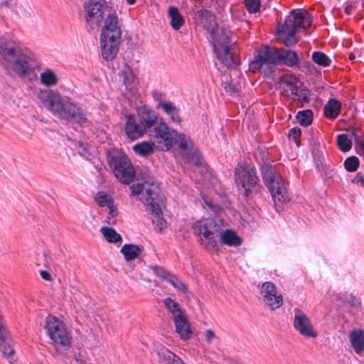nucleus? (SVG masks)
I'll return each mask as SVG.
<instances>
[{"label": "nucleus", "instance_id": "obj_60", "mask_svg": "<svg viewBox=\"0 0 364 364\" xmlns=\"http://www.w3.org/2000/svg\"><path fill=\"white\" fill-rule=\"evenodd\" d=\"M129 4H133L136 1V0H127Z\"/></svg>", "mask_w": 364, "mask_h": 364}, {"label": "nucleus", "instance_id": "obj_7", "mask_svg": "<svg viewBox=\"0 0 364 364\" xmlns=\"http://www.w3.org/2000/svg\"><path fill=\"white\" fill-rule=\"evenodd\" d=\"M195 231L200 237V244L210 252L219 250V237L223 230L222 221L213 218H207L195 225Z\"/></svg>", "mask_w": 364, "mask_h": 364}, {"label": "nucleus", "instance_id": "obj_48", "mask_svg": "<svg viewBox=\"0 0 364 364\" xmlns=\"http://www.w3.org/2000/svg\"><path fill=\"white\" fill-rule=\"evenodd\" d=\"M198 15L201 17L200 21L212 22L215 21V16L207 10H200L198 11Z\"/></svg>", "mask_w": 364, "mask_h": 364}, {"label": "nucleus", "instance_id": "obj_42", "mask_svg": "<svg viewBox=\"0 0 364 364\" xmlns=\"http://www.w3.org/2000/svg\"><path fill=\"white\" fill-rule=\"evenodd\" d=\"M344 166L348 171H355L359 166V160L356 156H350L345 160Z\"/></svg>", "mask_w": 364, "mask_h": 364}, {"label": "nucleus", "instance_id": "obj_13", "mask_svg": "<svg viewBox=\"0 0 364 364\" xmlns=\"http://www.w3.org/2000/svg\"><path fill=\"white\" fill-rule=\"evenodd\" d=\"M311 24H277V36L286 46H291L297 43L296 33L303 28L304 30Z\"/></svg>", "mask_w": 364, "mask_h": 364}, {"label": "nucleus", "instance_id": "obj_5", "mask_svg": "<svg viewBox=\"0 0 364 364\" xmlns=\"http://www.w3.org/2000/svg\"><path fill=\"white\" fill-rule=\"evenodd\" d=\"M44 328L51 341L55 353L62 356L67 355L72 345L71 331L68 326L58 318L48 316L46 319Z\"/></svg>", "mask_w": 364, "mask_h": 364}, {"label": "nucleus", "instance_id": "obj_8", "mask_svg": "<svg viewBox=\"0 0 364 364\" xmlns=\"http://www.w3.org/2000/svg\"><path fill=\"white\" fill-rule=\"evenodd\" d=\"M281 56L278 48L268 45L263 46L255 53L254 59L250 63L249 69L252 73L262 71L265 75H269L273 72V67L279 64Z\"/></svg>", "mask_w": 364, "mask_h": 364}, {"label": "nucleus", "instance_id": "obj_2", "mask_svg": "<svg viewBox=\"0 0 364 364\" xmlns=\"http://www.w3.org/2000/svg\"><path fill=\"white\" fill-rule=\"evenodd\" d=\"M132 192L137 196L151 214L154 228L161 232L166 228V221L162 216L161 206L164 203V196L161 193L159 184L154 178L147 174L142 178V182L133 184Z\"/></svg>", "mask_w": 364, "mask_h": 364}, {"label": "nucleus", "instance_id": "obj_32", "mask_svg": "<svg viewBox=\"0 0 364 364\" xmlns=\"http://www.w3.org/2000/svg\"><path fill=\"white\" fill-rule=\"evenodd\" d=\"M41 83L46 87L55 86L58 82V77L55 72L49 68L45 69L40 74Z\"/></svg>", "mask_w": 364, "mask_h": 364}, {"label": "nucleus", "instance_id": "obj_39", "mask_svg": "<svg viewBox=\"0 0 364 364\" xmlns=\"http://www.w3.org/2000/svg\"><path fill=\"white\" fill-rule=\"evenodd\" d=\"M337 144L341 151L343 152L348 151L352 146L351 141L346 134H340L337 138Z\"/></svg>", "mask_w": 364, "mask_h": 364}, {"label": "nucleus", "instance_id": "obj_30", "mask_svg": "<svg viewBox=\"0 0 364 364\" xmlns=\"http://www.w3.org/2000/svg\"><path fill=\"white\" fill-rule=\"evenodd\" d=\"M341 102L335 99H331L324 107V114L328 118L335 119L340 113Z\"/></svg>", "mask_w": 364, "mask_h": 364}, {"label": "nucleus", "instance_id": "obj_24", "mask_svg": "<svg viewBox=\"0 0 364 364\" xmlns=\"http://www.w3.org/2000/svg\"><path fill=\"white\" fill-rule=\"evenodd\" d=\"M313 21L311 14L305 9H298L291 11L284 23H311Z\"/></svg>", "mask_w": 364, "mask_h": 364}, {"label": "nucleus", "instance_id": "obj_4", "mask_svg": "<svg viewBox=\"0 0 364 364\" xmlns=\"http://www.w3.org/2000/svg\"><path fill=\"white\" fill-rule=\"evenodd\" d=\"M37 97L43 106L60 119L82 124L87 122L85 113L68 97H60L51 90H40Z\"/></svg>", "mask_w": 364, "mask_h": 364}, {"label": "nucleus", "instance_id": "obj_19", "mask_svg": "<svg viewBox=\"0 0 364 364\" xmlns=\"http://www.w3.org/2000/svg\"><path fill=\"white\" fill-rule=\"evenodd\" d=\"M119 75L122 79L126 89L129 91L132 95H135L139 85V81L135 77L132 69L129 66L125 65L119 72Z\"/></svg>", "mask_w": 364, "mask_h": 364}, {"label": "nucleus", "instance_id": "obj_10", "mask_svg": "<svg viewBox=\"0 0 364 364\" xmlns=\"http://www.w3.org/2000/svg\"><path fill=\"white\" fill-rule=\"evenodd\" d=\"M87 21H105V23H117L118 17L116 11L108 6H103L102 0H89L86 6Z\"/></svg>", "mask_w": 364, "mask_h": 364}, {"label": "nucleus", "instance_id": "obj_36", "mask_svg": "<svg viewBox=\"0 0 364 364\" xmlns=\"http://www.w3.org/2000/svg\"><path fill=\"white\" fill-rule=\"evenodd\" d=\"M164 305L173 316V318H177L178 316H180L185 314L179 304L171 298H166L164 300Z\"/></svg>", "mask_w": 364, "mask_h": 364}, {"label": "nucleus", "instance_id": "obj_38", "mask_svg": "<svg viewBox=\"0 0 364 364\" xmlns=\"http://www.w3.org/2000/svg\"><path fill=\"white\" fill-rule=\"evenodd\" d=\"M296 119L301 125L308 126L312 122V112L310 109L299 112Z\"/></svg>", "mask_w": 364, "mask_h": 364}, {"label": "nucleus", "instance_id": "obj_12", "mask_svg": "<svg viewBox=\"0 0 364 364\" xmlns=\"http://www.w3.org/2000/svg\"><path fill=\"white\" fill-rule=\"evenodd\" d=\"M260 294L266 306L275 310L283 304V296L277 291L275 284L271 282H265L260 288Z\"/></svg>", "mask_w": 364, "mask_h": 364}, {"label": "nucleus", "instance_id": "obj_62", "mask_svg": "<svg viewBox=\"0 0 364 364\" xmlns=\"http://www.w3.org/2000/svg\"><path fill=\"white\" fill-rule=\"evenodd\" d=\"M80 146H82V143H79Z\"/></svg>", "mask_w": 364, "mask_h": 364}, {"label": "nucleus", "instance_id": "obj_46", "mask_svg": "<svg viewBox=\"0 0 364 364\" xmlns=\"http://www.w3.org/2000/svg\"><path fill=\"white\" fill-rule=\"evenodd\" d=\"M245 4L247 9L250 13H255L259 10L260 1L259 0H245Z\"/></svg>", "mask_w": 364, "mask_h": 364}, {"label": "nucleus", "instance_id": "obj_21", "mask_svg": "<svg viewBox=\"0 0 364 364\" xmlns=\"http://www.w3.org/2000/svg\"><path fill=\"white\" fill-rule=\"evenodd\" d=\"M120 42L100 40V47L102 58L107 60L111 61L114 60L119 51V46Z\"/></svg>", "mask_w": 364, "mask_h": 364}, {"label": "nucleus", "instance_id": "obj_15", "mask_svg": "<svg viewBox=\"0 0 364 364\" xmlns=\"http://www.w3.org/2000/svg\"><path fill=\"white\" fill-rule=\"evenodd\" d=\"M174 133L173 130H171L167 124L161 121L154 127V134L151 136L162 149L168 150L172 146Z\"/></svg>", "mask_w": 364, "mask_h": 364}, {"label": "nucleus", "instance_id": "obj_47", "mask_svg": "<svg viewBox=\"0 0 364 364\" xmlns=\"http://www.w3.org/2000/svg\"><path fill=\"white\" fill-rule=\"evenodd\" d=\"M149 269H152V271L159 277H162L164 279H166L167 272L161 267L159 266H153V267H149L144 269L145 272H149Z\"/></svg>", "mask_w": 364, "mask_h": 364}, {"label": "nucleus", "instance_id": "obj_14", "mask_svg": "<svg viewBox=\"0 0 364 364\" xmlns=\"http://www.w3.org/2000/svg\"><path fill=\"white\" fill-rule=\"evenodd\" d=\"M294 327L304 337L315 338L318 336L310 318L298 309L294 310Z\"/></svg>", "mask_w": 364, "mask_h": 364}, {"label": "nucleus", "instance_id": "obj_58", "mask_svg": "<svg viewBox=\"0 0 364 364\" xmlns=\"http://www.w3.org/2000/svg\"><path fill=\"white\" fill-rule=\"evenodd\" d=\"M179 146L181 149H186L187 148V144L185 141H182L181 142Z\"/></svg>", "mask_w": 364, "mask_h": 364}, {"label": "nucleus", "instance_id": "obj_53", "mask_svg": "<svg viewBox=\"0 0 364 364\" xmlns=\"http://www.w3.org/2000/svg\"><path fill=\"white\" fill-rule=\"evenodd\" d=\"M205 336L207 343L210 344L215 337V333L212 330L208 329L205 331Z\"/></svg>", "mask_w": 364, "mask_h": 364}, {"label": "nucleus", "instance_id": "obj_37", "mask_svg": "<svg viewBox=\"0 0 364 364\" xmlns=\"http://www.w3.org/2000/svg\"><path fill=\"white\" fill-rule=\"evenodd\" d=\"M313 60L318 65L326 67L331 63V59L323 52L316 51L312 54Z\"/></svg>", "mask_w": 364, "mask_h": 364}, {"label": "nucleus", "instance_id": "obj_27", "mask_svg": "<svg viewBox=\"0 0 364 364\" xmlns=\"http://www.w3.org/2000/svg\"><path fill=\"white\" fill-rule=\"evenodd\" d=\"M279 54L282 55L279 64L284 63L289 67H293L299 63V57L294 50L279 49Z\"/></svg>", "mask_w": 364, "mask_h": 364}, {"label": "nucleus", "instance_id": "obj_56", "mask_svg": "<svg viewBox=\"0 0 364 364\" xmlns=\"http://www.w3.org/2000/svg\"><path fill=\"white\" fill-rule=\"evenodd\" d=\"M350 298H353V301H351V305L355 306L358 302L356 299L353 296V294H350Z\"/></svg>", "mask_w": 364, "mask_h": 364}, {"label": "nucleus", "instance_id": "obj_28", "mask_svg": "<svg viewBox=\"0 0 364 364\" xmlns=\"http://www.w3.org/2000/svg\"><path fill=\"white\" fill-rule=\"evenodd\" d=\"M350 341L357 353H360L364 350V333L363 331H352L350 334Z\"/></svg>", "mask_w": 364, "mask_h": 364}, {"label": "nucleus", "instance_id": "obj_23", "mask_svg": "<svg viewBox=\"0 0 364 364\" xmlns=\"http://www.w3.org/2000/svg\"><path fill=\"white\" fill-rule=\"evenodd\" d=\"M122 28L118 24H104L101 29L100 39L121 41Z\"/></svg>", "mask_w": 364, "mask_h": 364}, {"label": "nucleus", "instance_id": "obj_3", "mask_svg": "<svg viewBox=\"0 0 364 364\" xmlns=\"http://www.w3.org/2000/svg\"><path fill=\"white\" fill-rule=\"evenodd\" d=\"M203 29L218 60L228 68L235 69L240 64V59L234 50L235 41L229 26L227 24H203Z\"/></svg>", "mask_w": 364, "mask_h": 364}, {"label": "nucleus", "instance_id": "obj_22", "mask_svg": "<svg viewBox=\"0 0 364 364\" xmlns=\"http://www.w3.org/2000/svg\"><path fill=\"white\" fill-rule=\"evenodd\" d=\"M0 351L4 356H11L14 353L13 343L8 331L1 322L0 315Z\"/></svg>", "mask_w": 364, "mask_h": 364}, {"label": "nucleus", "instance_id": "obj_16", "mask_svg": "<svg viewBox=\"0 0 364 364\" xmlns=\"http://www.w3.org/2000/svg\"><path fill=\"white\" fill-rule=\"evenodd\" d=\"M267 186L271 192L276 205L279 203H284L290 200L286 182L281 176H278L277 179L272 183H267Z\"/></svg>", "mask_w": 364, "mask_h": 364}, {"label": "nucleus", "instance_id": "obj_20", "mask_svg": "<svg viewBox=\"0 0 364 364\" xmlns=\"http://www.w3.org/2000/svg\"><path fill=\"white\" fill-rule=\"evenodd\" d=\"M155 98L158 100V106L170 117L171 121L175 124L181 122L179 109L172 102H164L160 98V94H154Z\"/></svg>", "mask_w": 364, "mask_h": 364}, {"label": "nucleus", "instance_id": "obj_35", "mask_svg": "<svg viewBox=\"0 0 364 364\" xmlns=\"http://www.w3.org/2000/svg\"><path fill=\"white\" fill-rule=\"evenodd\" d=\"M262 173L266 186L272 183L277 179L279 175H276L273 166L270 164H264L261 168Z\"/></svg>", "mask_w": 364, "mask_h": 364}, {"label": "nucleus", "instance_id": "obj_26", "mask_svg": "<svg viewBox=\"0 0 364 364\" xmlns=\"http://www.w3.org/2000/svg\"><path fill=\"white\" fill-rule=\"evenodd\" d=\"M229 246H239L242 243L241 239L232 231L226 230H222L219 237V243Z\"/></svg>", "mask_w": 364, "mask_h": 364}, {"label": "nucleus", "instance_id": "obj_44", "mask_svg": "<svg viewBox=\"0 0 364 364\" xmlns=\"http://www.w3.org/2000/svg\"><path fill=\"white\" fill-rule=\"evenodd\" d=\"M224 88L226 92L232 95L240 91L241 85L239 82H235L233 80H231L230 82H225L224 83Z\"/></svg>", "mask_w": 364, "mask_h": 364}, {"label": "nucleus", "instance_id": "obj_54", "mask_svg": "<svg viewBox=\"0 0 364 364\" xmlns=\"http://www.w3.org/2000/svg\"><path fill=\"white\" fill-rule=\"evenodd\" d=\"M40 274H41V277L44 279V280H46V281H51L52 280V277L50 275V274L46 271V270H41L40 272Z\"/></svg>", "mask_w": 364, "mask_h": 364}, {"label": "nucleus", "instance_id": "obj_9", "mask_svg": "<svg viewBox=\"0 0 364 364\" xmlns=\"http://www.w3.org/2000/svg\"><path fill=\"white\" fill-rule=\"evenodd\" d=\"M278 89L284 97H291L295 100L308 103L310 101L311 92L304 87L303 82L294 75H284L278 80Z\"/></svg>", "mask_w": 364, "mask_h": 364}, {"label": "nucleus", "instance_id": "obj_52", "mask_svg": "<svg viewBox=\"0 0 364 364\" xmlns=\"http://www.w3.org/2000/svg\"><path fill=\"white\" fill-rule=\"evenodd\" d=\"M301 129L297 127L292 128L289 132V137H292L294 140H296L300 136Z\"/></svg>", "mask_w": 364, "mask_h": 364}, {"label": "nucleus", "instance_id": "obj_25", "mask_svg": "<svg viewBox=\"0 0 364 364\" xmlns=\"http://www.w3.org/2000/svg\"><path fill=\"white\" fill-rule=\"evenodd\" d=\"M176 331L180 335L181 338L184 340L189 339L192 336V331L190 324L186 318V314L173 318Z\"/></svg>", "mask_w": 364, "mask_h": 364}, {"label": "nucleus", "instance_id": "obj_49", "mask_svg": "<svg viewBox=\"0 0 364 364\" xmlns=\"http://www.w3.org/2000/svg\"><path fill=\"white\" fill-rule=\"evenodd\" d=\"M187 161L188 163L196 165V166H199L201 164V159L197 154H193L191 157H187Z\"/></svg>", "mask_w": 364, "mask_h": 364}, {"label": "nucleus", "instance_id": "obj_1", "mask_svg": "<svg viewBox=\"0 0 364 364\" xmlns=\"http://www.w3.org/2000/svg\"><path fill=\"white\" fill-rule=\"evenodd\" d=\"M0 35V64L12 76L33 82L37 80L40 64L23 48L21 43L10 37L14 35L6 26Z\"/></svg>", "mask_w": 364, "mask_h": 364}, {"label": "nucleus", "instance_id": "obj_18", "mask_svg": "<svg viewBox=\"0 0 364 364\" xmlns=\"http://www.w3.org/2000/svg\"><path fill=\"white\" fill-rule=\"evenodd\" d=\"M124 131L127 137L131 140H135L141 137L146 130L141 127V124L137 122L133 115H129L126 118Z\"/></svg>", "mask_w": 364, "mask_h": 364}, {"label": "nucleus", "instance_id": "obj_41", "mask_svg": "<svg viewBox=\"0 0 364 364\" xmlns=\"http://www.w3.org/2000/svg\"><path fill=\"white\" fill-rule=\"evenodd\" d=\"M166 279L176 289L182 292H186L187 291L186 285L181 280H179L177 277L174 276H170L168 277Z\"/></svg>", "mask_w": 364, "mask_h": 364}, {"label": "nucleus", "instance_id": "obj_45", "mask_svg": "<svg viewBox=\"0 0 364 364\" xmlns=\"http://www.w3.org/2000/svg\"><path fill=\"white\" fill-rule=\"evenodd\" d=\"M107 208H109L107 223L109 225H115L117 223V220L115 219V217L118 214V210L117 207L114 205V203Z\"/></svg>", "mask_w": 364, "mask_h": 364}, {"label": "nucleus", "instance_id": "obj_17", "mask_svg": "<svg viewBox=\"0 0 364 364\" xmlns=\"http://www.w3.org/2000/svg\"><path fill=\"white\" fill-rule=\"evenodd\" d=\"M138 117L141 127H144L147 132L158 124L157 113L148 106H141L138 109Z\"/></svg>", "mask_w": 364, "mask_h": 364}, {"label": "nucleus", "instance_id": "obj_50", "mask_svg": "<svg viewBox=\"0 0 364 364\" xmlns=\"http://www.w3.org/2000/svg\"><path fill=\"white\" fill-rule=\"evenodd\" d=\"M352 182L364 187V176H363V174L361 172L357 173L356 176L352 180Z\"/></svg>", "mask_w": 364, "mask_h": 364}, {"label": "nucleus", "instance_id": "obj_55", "mask_svg": "<svg viewBox=\"0 0 364 364\" xmlns=\"http://www.w3.org/2000/svg\"><path fill=\"white\" fill-rule=\"evenodd\" d=\"M141 279L149 283L151 282V279L149 277H146L144 273L141 274Z\"/></svg>", "mask_w": 364, "mask_h": 364}, {"label": "nucleus", "instance_id": "obj_11", "mask_svg": "<svg viewBox=\"0 0 364 364\" xmlns=\"http://www.w3.org/2000/svg\"><path fill=\"white\" fill-rule=\"evenodd\" d=\"M235 183L240 190H244V194L248 196L257 183L258 178L256 176L255 168L250 166H243L239 165L235 171Z\"/></svg>", "mask_w": 364, "mask_h": 364}, {"label": "nucleus", "instance_id": "obj_43", "mask_svg": "<svg viewBox=\"0 0 364 364\" xmlns=\"http://www.w3.org/2000/svg\"><path fill=\"white\" fill-rule=\"evenodd\" d=\"M168 14L171 19V23H183L184 21L178 9L176 7H170Z\"/></svg>", "mask_w": 364, "mask_h": 364}, {"label": "nucleus", "instance_id": "obj_6", "mask_svg": "<svg viewBox=\"0 0 364 364\" xmlns=\"http://www.w3.org/2000/svg\"><path fill=\"white\" fill-rule=\"evenodd\" d=\"M107 161L114 176L122 183L129 184L135 177L134 168L127 156L121 150L110 149Z\"/></svg>", "mask_w": 364, "mask_h": 364}, {"label": "nucleus", "instance_id": "obj_61", "mask_svg": "<svg viewBox=\"0 0 364 364\" xmlns=\"http://www.w3.org/2000/svg\"><path fill=\"white\" fill-rule=\"evenodd\" d=\"M349 58H350V60H353V59L355 58V55H354V54L351 53V54L349 55Z\"/></svg>", "mask_w": 364, "mask_h": 364}, {"label": "nucleus", "instance_id": "obj_59", "mask_svg": "<svg viewBox=\"0 0 364 364\" xmlns=\"http://www.w3.org/2000/svg\"><path fill=\"white\" fill-rule=\"evenodd\" d=\"M205 204L209 206L210 208H213V206L210 202L205 201Z\"/></svg>", "mask_w": 364, "mask_h": 364}, {"label": "nucleus", "instance_id": "obj_40", "mask_svg": "<svg viewBox=\"0 0 364 364\" xmlns=\"http://www.w3.org/2000/svg\"><path fill=\"white\" fill-rule=\"evenodd\" d=\"M95 200L97 203L102 207H109L114 203L111 197L102 191L98 192L97 193Z\"/></svg>", "mask_w": 364, "mask_h": 364}, {"label": "nucleus", "instance_id": "obj_33", "mask_svg": "<svg viewBox=\"0 0 364 364\" xmlns=\"http://www.w3.org/2000/svg\"><path fill=\"white\" fill-rule=\"evenodd\" d=\"M100 232L107 242L109 243L122 242V236L112 228L102 227Z\"/></svg>", "mask_w": 364, "mask_h": 364}, {"label": "nucleus", "instance_id": "obj_31", "mask_svg": "<svg viewBox=\"0 0 364 364\" xmlns=\"http://www.w3.org/2000/svg\"><path fill=\"white\" fill-rule=\"evenodd\" d=\"M158 355L165 364H184V362L178 355L166 348L161 349L158 352Z\"/></svg>", "mask_w": 364, "mask_h": 364}, {"label": "nucleus", "instance_id": "obj_34", "mask_svg": "<svg viewBox=\"0 0 364 364\" xmlns=\"http://www.w3.org/2000/svg\"><path fill=\"white\" fill-rule=\"evenodd\" d=\"M133 150L139 156H149L154 153V144L148 141H143L134 145L133 146Z\"/></svg>", "mask_w": 364, "mask_h": 364}, {"label": "nucleus", "instance_id": "obj_51", "mask_svg": "<svg viewBox=\"0 0 364 364\" xmlns=\"http://www.w3.org/2000/svg\"><path fill=\"white\" fill-rule=\"evenodd\" d=\"M74 358L77 364H85L86 363V357L84 352H79L77 354L75 353Z\"/></svg>", "mask_w": 364, "mask_h": 364}, {"label": "nucleus", "instance_id": "obj_57", "mask_svg": "<svg viewBox=\"0 0 364 364\" xmlns=\"http://www.w3.org/2000/svg\"><path fill=\"white\" fill-rule=\"evenodd\" d=\"M182 24H171L172 26V28L176 30V31H178L180 29L181 26Z\"/></svg>", "mask_w": 364, "mask_h": 364}, {"label": "nucleus", "instance_id": "obj_29", "mask_svg": "<svg viewBox=\"0 0 364 364\" xmlns=\"http://www.w3.org/2000/svg\"><path fill=\"white\" fill-rule=\"evenodd\" d=\"M120 252L127 261H131L138 257L141 252V249L136 245L125 244L122 247Z\"/></svg>", "mask_w": 364, "mask_h": 364}]
</instances>
